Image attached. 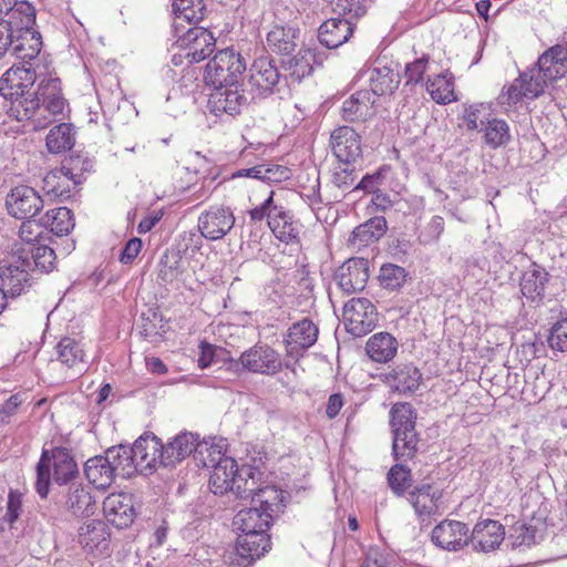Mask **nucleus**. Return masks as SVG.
Listing matches in <instances>:
<instances>
[{
    "instance_id": "864d4df0",
    "label": "nucleus",
    "mask_w": 567,
    "mask_h": 567,
    "mask_svg": "<svg viewBox=\"0 0 567 567\" xmlns=\"http://www.w3.org/2000/svg\"><path fill=\"white\" fill-rule=\"evenodd\" d=\"M315 55L310 50H300L297 55L288 61L290 75L300 81L312 72Z\"/></svg>"
},
{
    "instance_id": "0eeeda50",
    "label": "nucleus",
    "mask_w": 567,
    "mask_h": 567,
    "mask_svg": "<svg viewBox=\"0 0 567 567\" xmlns=\"http://www.w3.org/2000/svg\"><path fill=\"white\" fill-rule=\"evenodd\" d=\"M32 264L27 255H21L18 248L13 251L11 261L0 266V290L8 297H18L32 285Z\"/></svg>"
},
{
    "instance_id": "dca6fc26",
    "label": "nucleus",
    "mask_w": 567,
    "mask_h": 567,
    "mask_svg": "<svg viewBox=\"0 0 567 567\" xmlns=\"http://www.w3.org/2000/svg\"><path fill=\"white\" fill-rule=\"evenodd\" d=\"M319 329L310 319H302L289 327L285 337L287 355L298 359L318 340Z\"/></svg>"
},
{
    "instance_id": "a211bd4d",
    "label": "nucleus",
    "mask_w": 567,
    "mask_h": 567,
    "mask_svg": "<svg viewBox=\"0 0 567 567\" xmlns=\"http://www.w3.org/2000/svg\"><path fill=\"white\" fill-rule=\"evenodd\" d=\"M330 146L333 155L342 164L353 163L362 152L359 134L347 125L340 126L331 133Z\"/></svg>"
},
{
    "instance_id": "c85d7f7f",
    "label": "nucleus",
    "mask_w": 567,
    "mask_h": 567,
    "mask_svg": "<svg viewBox=\"0 0 567 567\" xmlns=\"http://www.w3.org/2000/svg\"><path fill=\"white\" fill-rule=\"evenodd\" d=\"M365 351L371 360L385 363L395 357L398 352V341L388 332H379L369 338L365 344Z\"/></svg>"
},
{
    "instance_id": "c9c22d12",
    "label": "nucleus",
    "mask_w": 567,
    "mask_h": 567,
    "mask_svg": "<svg viewBox=\"0 0 567 567\" xmlns=\"http://www.w3.org/2000/svg\"><path fill=\"white\" fill-rule=\"evenodd\" d=\"M260 478V472L250 465L244 464L240 467L236 465L234 474V485L229 488L238 498H249L257 489Z\"/></svg>"
},
{
    "instance_id": "f3484780",
    "label": "nucleus",
    "mask_w": 567,
    "mask_h": 567,
    "mask_svg": "<svg viewBox=\"0 0 567 567\" xmlns=\"http://www.w3.org/2000/svg\"><path fill=\"white\" fill-rule=\"evenodd\" d=\"M216 91L210 94L208 105L210 112L215 115L226 113L228 115L239 114L248 103V97L244 90L235 85L215 86Z\"/></svg>"
},
{
    "instance_id": "774afa93",
    "label": "nucleus",
    "mask_w": 567,
    "mask_h": 567,
    "mask_svg": "<svg viewBox=\"0 0 567 567\" xmlns=\"http://www.w3.org/2000/svg\"><path fill=\"white\" fill-rule=\"evenodd\" d=\"M278 208L279 206L274 204V193L271 192L268 198H266L260 206L249 210V216L254 221H260L267 217L269 223L271 221L272 212L278 210Z\"/></svg>"
},
{
    "instance_id": "e433bc0d",
    "label": "nucleus",
    "mask_w": 567,
    "mask_h": 567,
    "mask_svg": "<svg viewBox=\"0 0 567 567\" xmlns=\"http://www.w3.org/2000/svg\"><path fill=\"white\" fill-rule=\"evenodd\" d=\"M269 228L272 234L282 243L290 244L298 239L299 224L292 217L279 207L278 210L272 212Z\"/></svg>"
},
{
    "instance_id": "f257e3e1",
    "label": "nucleus",
    "mask_w": 567,
    "mask_h": 567,
    "mask_svg": "<svg viewBox=\"0 0 567 567\" xmlns=\"http://www.w3.org/2000/svg\"><path fill=\"white\" fill-rule=\"evenodd\" d=\"M38 74L31 62L11 66L0 79V94L11 100L8 113L19 122L27 121L34 131L43 130L62 115L66 101L58 78L42 80L34 95L29 90Z\"/></svg>"
},
{
    "instance_id": "b1692460",
    "label": "nucleus",
    "mask_w": 567,
    "mask_h": 567,
    "mask_svg": "<svg viewBox=\"0 0 567 567\" xmlns=\"http://www.w3.org/2000/svg\"><path fill=\"white\" fill-rule=\"evenodd\" d=\"M58 360L72 371V375L83 374L87 370L86 353L83 346L73 338H62L55 347Z\"/></svg>"
},
{
    "instance_id": "f03ea898",
    "label": "nucleus",
    "mask_w": 567,
    "mask_h": 567,
    "mask_svg": "<svg viewBox=\"0 0 567 567\" xmlns=\"http://www.w3.org/2000/svg\"><path fill=\"white\" fill-rule=\"evenodd\" d=\"M416 415L415 409L408 402L395 403L390 410L392 453L395 460L412 458L417 451Z\"/></svg>"
},
{
    "instance_id": "20e7f679",
    "label": "nucleus",
    "mask_w": 567,
    "mask_h": 567,
    "mask_svg": "<svg viewBox=\"0 0 567 567\" xmlns=\"http://www.w3.org/2000/svg\"><path fill=\"white\" fill-rule=\"evenodd\" d=\"M53 466V478L59 484H66L78 476L79 470L76 462L65 447H55L49 455V451L42 452L41 458L37 465V493L45 498L50 486V467Z\"/></svg>"
},
{
    "instance_id": "a18cd8bd",
    "label": "nucleus",
    "mask_w": 567,
    "mask_h": 567,
    "mask_svg": "<svg viewBox=\"0 0 567 567\" xmlns=\"http://www.w3.org/2000/svg\"><path fill=\"white\" fill-rule=\"evenodd\" d=\"M21 255H27L31 260L32 270L39 269L42 272H49L54 268L56 259L55 252L47 245H38L31 248H18Z\"/></svg>"
},
{
    "instance_id": "5701e85b",
    "label": "nucleus",
    "mask_w": 567,
    "mask_h": 567,
    "mask_svg": "<svg viewBox=\"0 0 567 567\" xmlns=\"http://www.w3.org/2000/svg\"><path fill=\"white\" fill-rule=\"evenodd\" d=\"M79 543L86 551L93 555L107 553L110 534L105 523L93 519L83 524L79 529Z\"/></svg>"
},
{
    "instance_id": "6e6552de",
    "label": "nucleus",
    "mask_w": 567,
    "mask_h": 567,
    "mask_svg": "<svg viewBox=\"0 0 567 567\" xmlns=\"http://www.w3.org/2000/svg\"><path fill=\"white\" fill-rule=\"evenodd\" d=\"M346 329L354 337H362L377 326L378 312L367 298H352L343 307Z\"/></svg>"
},
{
    "instance_id": "aec40b11",
    "label": "nucleus",
    "mask_w": 567,
    "mask_h": 567,
    "mask_svg": "<svg viewBox=\"0 0 567 567\" xmlns=\"http://www.w3.org/2000/svg\"><path fill=\"white\" fill-rule=\"evenodd\" d=\"M42 183L45 195L64 202L71 197V193L80 184V179L73 173V168L64 164L62 167L49 172Z\"/></svg>"
},
{
    "instance_id": "3c124183",
    "label": "nucleus",
    "mask_w": 567,
    "mask_h": 567,
    "mask_svg": "<svg viewBox=\"0 0 567 567\" xmlns=\"http://www.w3.org/2000/svg\"><path fill=\"white\" fill-rule=\"evenodd\" d=\"M388 483L395 495L403 496L412 485L410 468L402 464L393 465L388 472Z\"/></svg>"
},
{
    "instance_id": "39448f33",
    "label": "nucleus",
    "mask_w": 567,
    "mask_h": 567,
    "mask_svg": "<svg viewBox=\"0 0 567 567\" xmlns=\"http://www.w3.org/2000/svg\"><path fill=\"white\" fill-rule=\"evenodd\" d=\"M245 70V59L233 48H227L207 63L205 79L214 86L235 85Z\"/></svg>"
},
{
    "instance_id": "9d476101",
    "label": "nucleus",
    "mask_w": 567,
    "mask_h": 567,
    "mask_svg": "<svg viewBox=\"0 0 567 567\" xmlns=\"http://www.w3.org/2000/svg\"><path fill=\"white\" fill-rule=\"evenodd\" d=\"M176 43L185 51V58L189 63H197L213 53L216 40L206 28L192 27L179 37Z\"/></svg>"
},
{
    "instance_id": "2eb2a0df",
    "label": "nucleus",
    "mask_w": 567,
    "mask_h": 567,
    "mask_svg": "<svg viewBox=\"0 0 567 567\" xmlns=\"http://www.w3.org/2000/svg\"><path fill=\"white\" fill-rule=\"evenodd\" d=\"M431 539L442 549L457 551L470 542L468 528L462 522L444 519L432 529Z\"/></svg>"
},
{
    "instance_id": "680f3d73",
    "label": "nucleus",
    "mask_w": 567,
    "mask_h": 567,
    "mask_svg": "<svg viewBox=\"0 0 567 567\" xmlns=\"http://www.w3.org/2000/svg\"><path fill=\"white\" fill-rule=\"evenodd\" d=\"M523 93H526V90H524V83L520 82V78H517L509 86L503 90L499 95L501 103L508 106L516 105L523 99H526Z\"/></svg>"
},
{
    "instance_id": "338daca9",
    "label": "nucleus",
    "mask_w": 567,
    "mask_h": 567,
    "mask_svg": "<svg viewBox=\"0 0 567 567\" xmlns=\"http://www.w3.org/2000/svg\"><path fill=\"white\" fill-rule=\"evenodd\" d=\"M444 231V219L441 216H433L421 234L424 244L437 241Z\"/></svg>"
},
{
    "instance_id": "6e6d98bb",
    "label": "nucleus",
    "mask_w": 567,
    "mask_h": 567,
    "mask_svg": "<svg viewBox=\"0 0 567 567\" xmlns=\"http://www.w3.org/2000/svg\"><path fill=\"white\" fill-rule=\"evenodd\" d=\"M406 278V272L403 267L388 264L383 265L380 269L379 279L381 285L390 290H396L400 289Z\"/></svg>"
},
{
    "instance_id": "49530a36",
    "label": "nucleus",
    "mask_w": 567,
    "mask_h": 567,
    "mask_svg": "<svg viewBox=\"0 0 567 567\" xmlns=\"http://www.w3.org/2000/svg\"><path fill=\"white\" fill-rule=\"evenodd\" d=\"M182 258L178 252H165L159 262L157 270V278L164 284L175 281L182 274Z\"/></svg>"
},
{
    "instance_id": "4c0bfd02",
    "label": "nucleus",
    "mask_w": 567,
    "mask_h": 567,
    "mask_svg": "<svg viewBox=\"0 0 567 567\" xmlns=\"http://www.w3.org/2000/svg\"><path fill=\"white\" fill-rule=\"evenodd\" d=\"M371 96L375 100V96L385 94H392L399 86L400 80L399 74L394 73L390 68H374L370 72L369 76Z\"/></svg>"
},
{
    "instance_id": "a878e982",
    "label": "nucleus",
    "mask_w": 567,
    "mask_h": 567,
    "mask_svg": "<svg viewBox=\"0 0 567 567\" xmlns=\"http://www.w3.org/2000/svg\"><path fill=\"white\" fill-rule=\"evenodd\" d=\"M353 34V23L348 19L331 18L324 21L318 30L320 43L329 49H336L348 42Z\"/></svg>"
},
{
    "instance_id": "7ed1b4c3",
    "label": "nucleus",
    "mask_w": 567,
    "mask_h": 567,
    "mask_svg": "<svg viewBox=\"0 0 567 567\" xmlns=\"http://www.w3.org/2000/svg\"><path fill=\"white\" fill-rule=\"evenodd\" d=\"M13 17H17L18 20L11 54L21 60L22 63H27L34 60L42 48L41 34L33 29L35 24V9L31 3L21 1L13 11Z\"/></svg>"
},
{
    "instance_id": "7c9ffc66",
    "label": "nucleus",
    "mask_w": 567,
    "mask_h": 567,
    "mask_svg": "<svg viewBox=\"0 0 567 567\" xmlns=\"http://www.w3.org/2000/svg\"><path fill=\"white\" fill-rule=\"evenodd\" d=\"M198 435L193 433H182L174 437L166 446H163L164 466L174 465L188 455L197 447Z\"/></svg>"
},
{
    "instance_id": "5fc2aeb1",
    "label": "nucleus",
    "mask_w": 567,
    "mask_h": 567,
    "mask_svg": "<svg viewBox=\"0 0 567 567\" xmlns=\"http://www.w3.org/2000/svg\"><path fill=\"white\" fill-rule=\"evenodd\" d=\"M509 140L508 125L503 120L493 118L485 126V142L493 148L502 146Z\"/></svg>"
},
{
    "instance_id": "4d7b16f0",
    "label": "nucleus",
    "mask_w": 567,
    "mask_h": 567,
    "mask_svg": "<svg viewBox=\"0 0 567 567\" xmlns=\"http://www.w3.org/2000/svg\"><path fill=\"white\" fill-rule=\"evenodd\" d=\"M44 229L42 218L39 221L31 218L23 221L19 229V237L24 245L22 248L37 247L35 244L42 238Z\"/></svg>"
},
{
    "instance_id": "79ce46f5",
    "label": "nucleus",
    "mask_w": 567,
    "mask_h": 567,
    "mask_svg": "<svg viewBox=\"0 0 567 567\" xmlns=\"http://www.w3.org/2000/svg\"><path fill=\"white\" fill-rule=\"evenodd\" d=\"M105 456L118 476L127 477L137 471L133 460L132 447L130 446L122 444L112 446L106 450Z\"/></svg>"
},
{
    "instance_id": "c03bdc74",
    "label": "nucleus",
    "mask_w": 567,
    "mask_h": 567,
    "mask_svg": "<svg viewBox=\"0 0 567 567\" xmlns=\"http://www.w3.org/2000/svg\"><path fill=\"white\" fill-rule=\"evenodd\" d=\"M42 224L56 236L66 235L74 227L72 212L66 207L48 210L42 216Z\"/></svg>"
},
{
    "instance_id": "9b49d317",
    "label": "nucleus",
    "mask_w": 567,
    "mask_h": 567,
    "mask_svg": "<svg viewBox=\"0 0 567 567\" xmlns=\"http://www.w3.org/2000/svg\"><path fill=\"white\" fill-rule=\"evenodd\" d=\"M6 206L12 217L28 219L35 216L43 208V199L34 188L20 185L7 195Z\"/></svg>"
},
{
    "instance_id": "13d9d810",
    "label": "nucleus",
    "mask_w": 567,
    "mask_h": 567,
    "mask_svg": "<svg viewBox=\"0 0 567 567\" xmlns=\"http://www.w3.org/2000/svg\"><path fill=\"white\" fill-rule=\"evenodd\" d=\"M17 20L18 18L13 17V12L9 14V18L0 19V60L12 50Z\"/></svg>"
},
{
    "instance_id": "bb28decb",
    "label": "nucleus",
    "mask_w": 567,
    "mask_h": 567,
    "mask_svg": "<svg viewBox=\"0 0 567 567\" xmlns=\"http://www.w3.org/2000/svg\"><path fill=\"white\" fill-rule=\"evenodd\" d=\"M63 506L73 516H89L94 513L95 501L87 486L71 484L63 494Z\"/></svg>"
},
{
    "instance_id": "58836bf2",
    "label": "nucleus",
    "mask_w": 567,
    "mask_h": 567,
    "mask_svg": "<svg viewBox=\"0 0 567 567\" xmlns=\"http://www.w3.org/2000/svg\"><path fill=\"white\" fill-rule=\"evenodd\" d=\"M386 230V220L382 216L370 218L354 228L351 235V243L358 246H367L379 240Z\"/></svg>"
},
{
    "instance_id": "1a4fd4ad",
    "label": "nucleus",
    "mask_w": 567,
    "mask_h": 567,
    "mask_svg": "<svg viewBox=\"0 0 567 567\" xmlns=\"http://www.w3.org/2000/svg\"><path fill=\"white\" fill-rule=\"evenodd\" d=\"M280 73L275 62L267 56L256 59L250 69L248 85L254 97H267L277 91Z\"/></svg>"
},
{
    "instance_id": "473e14b6",
    "label": "nucleus",
    "mask_w": 567,
    "mask_h": 567,
    "mask_svg": "<svg viewBox=\"0 0 567 567\" xmlns=\"http://www.w3.org/2000/svg\"><path fill=\"white\" fill-rule=\"evenodd\" d=\"M298 30L290 25H275L267 34V47L270 51L290 55L297 47Z\"/></svg>"
},
{
    "instance_id": "f8f14e48",
    "label": "nucleus",
    "mask_w": 567,
    "mask_h": 567,
    "mask_svg": "<svg viewBox=\"0 0 567 567\" xmlns=\"http://www.w3.org/2000/svg\"><path fill=\"white\" fill-rule=\"evenodd\" d=\"M369 279V260L353 257L344 261L334 272V280L346 293L364 289Z\"/></svg>"
},
{
    "instance_id": "6ab92c4d",
    "label": "nucleus",
    "mask_w": 567,
    "mask_h": 567,
    "mask_svg": "<svg viewBox=\"0 0 567 567\" xmlns=\"http://www.w3.org/2000/svg\"><path fill=\"white\" fill-rule=\"evenodd\" d=\"M107 520L117 528L128 527L136 517L133 496L127 493L109 495L103 502Z\"/></svg>"
},
{
    "instance_id": "412c9836",
    "label": "nucleus",
    "mask_w": 567,
    "mask_h": 567,
    "mask_svg": "<svg viewBox=\"0 0 567 567\" xmlns=\"http://www.w3.org/2000/svg\"><path fill=\"white\" fill-rule=\"evenodd\" d=\"M505 537L504 526L494 519H484L475 524L470 542L473 549L491 553L499 547Z\"/></svg>"
},
{
    "instance_id": "4468645a",
    "label": "nucleus",
    "mask_w": 567,
    "mask_h": 567,
    "mask_svg": "<svg viewBox=\"0 0 567 567\" xmlns=\"http://www.w3.org/2000/svg\"><path fill=\"white\" fill-rule=\"evenodd\" d=\"M270 538L266 533L240 534L235 546L233 565L248 567L270 549Z\"/></svg>"
},
{
    "instance_id": "e2e57ef3",
    "label": "nucleus",
    "mask_w": 567,
    "mask_h": 567,
    "mask_svg": "<svg viewBox=\"0 0 567 567\" xmlns=\"http://www.w3.org/2000/svg\"><path fill=\"white\" fill-rule=\"evenodd\" d=\"M261 181L266 183H280L290 178L291 172L288 167L278 164H262Z\"/></svg>"
},
{
    "instance_id": "ddd939ff",
    "label": "nucleus",
    "mask_w": 567,
    "mask_h": 567,
    "mask_svg": "<svg viewBox=\"0 0 567 567\" xmlns=\"http://www.w3.org/2000/svg\"><path fill=\"white\" fill-rule=\"evenodd\" d=\"M235 225V217L229 208L210 207L198 217V230L208 240L224 238Z\"/></svg>"
},
{
    "instance_id": "393cba45",
    "label": "nucleus",
    "mask_w": 567,
    "mask_h": 567,
    "mask_svg": "<svg viewBox=\"0 0 567 567\" xmlns=\"http://www.w3.org/2000/svg\"><path fill=\"white\" fill-rule=\"evenodd\" d=\"M551 83L567 75V49L556 44L546 50L535 66Z\"/></svg>"
},
{
    "instance_id": "4be33fe9",
    "label": "nucleus",
    "mask_w": 567,
    "mask_h": 567,
    "mask_svg": "<svg viewBox=\"0 0 567 567\" xmlns=\"http://www.w3.org/2000/svg\"><path fill=\"white\" fill-rule=\"evenodd\" d=\"M132 452L136 470H152L157 464L164 466L163 444L156 436H141L134 442Z\"/></svg>"
},
{
    "instance_id": "8fccbe9b",
    "label": "nucleus",
    "mask_w": 567,
    "mask_h": 567,
    "mask_svg": "<svg viewBox=\"0 0 567 567\" xmlns=\"http://www.w3.org/2000/svg\"><path fill=\"white\" fill-rule=\"evenodd\" d=\"M426 90L434 101L441 104L452 102L454 97L453 84L442 75L429 78Z\"/></svg>"
},
{
    "instance_id": "423d86ee",
    "label": "nucleus",
    "mask_w": 567,
    "mask_h": 567,
    "mask_svg": "<svg viewBox=\"0 0 567 567\" xmlns=\"http://www.w3.org/2000/svg\"><path fill=\"white\" fill-rule=\"evenodd\" d=\"M281 367L280 354L270 346L262 343L250 347L237 360H230V369L236 372L275 375Z\"/></svg>"
},
{
    "instance_id": "37998d69",
    "label": "nucleus",
    "mask_w": 567,
    "mask_h": 567,
    "mask_svg": "<svg viewBox=\"0 0 567 567\" xmlns=\"http://www.w3.org/2000/svg\"><path fill=\"white\" fill-rule=\"evenodd\" d=\"M75 143L72 124L61 123L52 127L47 136V147L50 153L59 154L69 151Z\"/></svg>"
},
{
    "instance_id": "0e129e2a",
    "label": "nucleus",
    "mask_w": 567,
    "mask_h": 567,
    "mask_svg": "<svg viewBox=\"0 0 567 567\" xmlns=\"http://www.w3.org/2000/svg\"><path fill=\"white\" fill-rule=\"evenodd\" d=\"M427 58L422 56L416 59L415 61L408 63L405 66L404 76L406 79V85L409 84H417L422 82L423 74L426 70Z\"/></svg>"
},
{
    "instance_id": "de8ad7c7",
    "label": "nucleus",
    "mask_w": 567,
    "mask_h": 567,
    "mask_svg": "<svg viewBox=\"0 0 567 567\" xmlns=\"http://www.w3.org/2000/svg\"><path fill=\"white\" fill-rule=\"evenodd\" d=\"M172 8L176 20L197 22L204 17L202 0H173Z\"/></svg>"
},
{
    "instance_id": "052dcab7",
    "label": "nucleus",
    "mask_w": 567,
    "mask_h": 567,
    "mask_svg": "<svg viewBox=\"0 0 567 567\" xmlns=\"http://www.w3.org/2000/svg\"><path fill=\"white\" fill-rule=\"evenodd\" d=\"M21 505V495L11 491L8 495L7 512L4 515H2V507H0V532L3 529L4 522L12 525L19 518Z\"/></svg>"
},
{
    "instance_id": "c756f323",
    "label": "nucleus",
    "mask_w": 567,
    "mask_h": 567,
    "mask_svg": "<svg viewBox=\"0 0 567 567\" xmlns=\"http://www.w3.org/2000/svg\"><path fill=\"white\" fill-rule=\"evenodd\" d=\"M236 461L228 456H221L213 464V472L209 478V486L214 494H225L234 485Z\"/></svg>"
},
{
    "instance_id": "72a5a7b5",
    "label": "nucleus",
    "mask_w": 567,
    "mask_h": 567,
    "mask_svg": "<svg viewBox=\"0 0 567 567\" xmlns=\"http://www.w3.org/2000/svg\"><path fill=\"white\" fill-rule=\"evenodd\" d=\"M441 496L439 491H432L431 485H422L410 493L409 501L420 517H430L437 513Z\"/></svg>"
},
{
    "instance_id": "603ef678",
    "label": "nucleus",
    "mask_w": 567,
    "mask_h": 567,
    "mask_svg": "<svg viewBox=\"0 0 567 567\" xmlns=\"http://www.w3.org/2000/svg\"><path fill=\"white\" fill-rule=\"evenodd\" d=\"M251 501L259 505V508L264 512L272 513L282 502V492L278 491L274 486L259 487L251 495Z\"/></svg>"
},
{
    "instance_id": "cd10ccee",
    "label": "nucleus",
    "mask_w": 567,
    "mask_h": 567,
    "mask_svg": "<svg viewBox=\"0 0 567 567\" xmlns=\"http://www.w3.org/2000/svg\"><path fill=\"white\" fill-rule=\"evenodd\" d=\"M271 514L259 507L240 509L233 519V525L241 534L266 533L269 527Z\"/></svg>"
},
{
    "instance_id": "a19ab883",
    "label": "nucleus",
    "mask_w": 567,
    "mask_h": 567,
    "mask_svg": "<svg viewBox=\"0 0 567 567\" xmlns=\"http://www.w3.org/2000/svg\"><path fill=\"white\" fill-rule=\"evenodd\" d=\"M374 102L369 91H358L343 102L342 117L350 122L363 118Z\"/></svg>"
},
{
    "instance_id": "69168bd1",
    "label": "nucleus",
    "mask_w": 567,
    "mask_h": 567,
    "mask_svg": "<svg viewBox=\"0 0 567 567\" xmlns=\"http://www.w3.org/2000/svg\"><path fill=\"white\" fill-rule=\"evenodd\" d=\"M357 176L351 164L340 165L332 175L333 184L342 189H347L354 184Z\"/></svg>"
},
{
    "instance_id": "f704fd0d",
    "label": "nucleus",
    "mask_w": 567,
    "mask_h": 567,
    "mask_svg": "<svg viewBox=\"0 0 567 567\" xmlns=\"http://www.w3.org/2000/svg\"><path fill=\"white\" fill-rule=\"evenodd\" d=\"M548 281V274L544 268L533 265L526 269L520 279V291L523 296L533 301L544 296Z\"/></svg>"
},
{
    "instance_id": "2f4dec72",
    "label": "nucleus",
    "mask_w": 567,
    "mask_h": 567,
    "mask_svg": "<svg viewBox=\"0 0 567 567\" xmlns=\"http://www.w3.org/2000/svg\"><path fill=\"white\" fill-rule=\"evenodd\" d=\"M84 472L90 483L101 489L111 486L116 476L114 468L105 455L89 458L85 462Z\"/></svg>"
},
{
    "instance_id": "09e8293b",
    "label": "nucleus",
    "mask_w": 567,
    "mask_h": 567,
    "mask_svg": "<svg viewBox=\"0 0 567 567\" xmlns=\"http://www.w3.org/2000/svg\"><path fill=\"white\" fill-rule=\"evenodd\" d=\"M519 78L520 82L524 83V90H526L525 97L529 100L540 96L546 86L551 83L536 68L522 73Z\"/></svg>"
},
{
    "instance_id": "ea45409f",
    "label": "nucleus",
    "mask_w": 567,
    "mask_h": 567,
    "mask_svg": "<svg viewBox=\"0 0 567 567\" xmlns=\"http://www.w3.org/2000/svg\"><path fill=\"white\" fill-rule=\"evenodd\" d=\"M390 377L393 379L392 386L402 394L414 393L422 380V373L413 364L398 367Z\"/></svg>"
},
{
    "instance_id": "bf43d9fd",
    "label": "nucleus",
    "mask_w": 567,
    "mask_h": 567,
    "mask_svg": "<svg viewBox=\"0 0 567 567\" xmlns=\"http://www.w3.org/2000/svg\"><path fill=\"white\" fill-rule=\"evenodd\" d=\"M548 344L553 350L567 351V318L557 321L550 329Z\"/></svg>"
}]
</instances>
